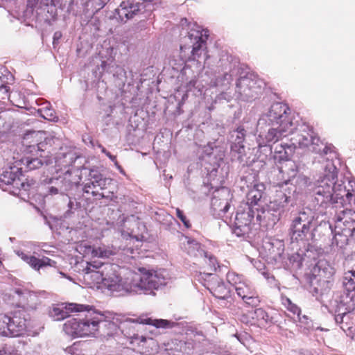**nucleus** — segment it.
Listing matches in <instances>:
<instances>
[{
    "mask_svg": "<svg viewBox=\"0 0 355 355\" xmlns=\"http://www.w3.org/2000/svg\"><path fill=\"white\" fill-rule=\"evenodd\" d=\"M139 273L130 272L128 277L122 278L116 273L105 277L103 286L111 291L124 293L153 294L166 284V272L140 269Z\"/></svg>",
    "mask_w": 355,
    "mask_h": 355,
    "instance_id": "obj_1",
    "label": "nucleus"
},
{
    "mask_svg": "<svg viewBox=\"0 0 355 355\" xmlns=\"http://www.w3.org/2000/svg\"><path fill=\"white\" fill-rule=\"evenodd\" d=\"M337 168L331 160H327L324 166V173L316 181L313 189V195L320 205L329 202H338L339 199L346 198L349 202L354 200L355 204V182L351 184L352 189H347L343 183L336 182Z\"/></svg>",
    "mask_w": 355,
    "mask_h": 355,
    "instance_id": "obj_2",
    "label": "nucleus"
},
{
    "mask_svg": "<svg viewBox=\"0 0 355 355\" xmlns=\"http://www.w3.org/2000/svg\"><path fill=\"white\" fill-rule=\"evenodd\" d=\"M87 309L79 312L85 313L82 319L71 318L63 325L64 331L73 337H83L95 335L98 331V323L102 318L101 313L89 305Z\"/></svg>",
    "mask_w": 355,
    "mask_h": 355,
    "instance_id": "obj_3",
    "label": "nucleus"
},
{
    "mask_svg": "<svg viewBox=\"0 0 355 355\" xmlns=\"http://www.w3.org/2000/svg\"><path fill=\"white\" fill-rule=\"evenodd\" d=\"M315 224L311 211H300L292 220L290 226L291 239L296 241H309L315 236Z\"/></svg>",
    "mask_w": 355,
    "mask_h": 355,
    "instance_id": "obj_4",
    "label": "nucleus"
},
{
    "mask_svg": "<svg viewBox=\"0 0 355 355\" xmlns=\"http://www.w3.org/2000/svg\"><path fill=\"white\" fill-rule=\"evenodd\" d=\"M295 129V125H289L286 122L284 125L278 123H264L263 128L260 129L259 139L257 142L259 147L266 146L269 143H275L283 137L293 132Z\"/></svg>",
    "mask_w": 355,
    "mask_h": 355,
    "instance_id": "obj_5",
    "label": "nucleus"
},
{
    "mask_svg": "<svg viewBox=\"0 0 355 355\" xmlns=\"http://www.w3.org/2000/svg\"><path fill=\"white\" fill-rule=\"evenodd\" d=\"M111 182V179L104 177L98 170L92 168L85 180L83 191L98 198H103L105 196L101 191L107 189Z\"/></svg>",
    "mask_w": 355,
    "mask_h": 355,
    "instance_id": "obj_6",
    "label": "nucleus"
},
{
    "mask_svg": "<svg viewBox=\"0 0 355 355\" xmlns=\"http://www.w3.org/2000/svg\"><path fill=\"white\" fill-rule=\"evenodd\" d=\"M74 172L69 168L62 175L51 179L50 183L51 185L48 187L49 193L51 195H65L80 180L77 174L73 175Z\"/></svg>",
    "mask_w": 355,
    "mask_h": 355,
    "instance_id": "obj_7",
    "label": "nucleus"
},
{
    "mask_svg": "<svg viewBox=\"0 0 355 355\" xmlns=\"http://www.w3.org/2000/svg\"><path fill=\"white\" fill-rule=\"evenodd\" d=\"M288 110L286 104L282 103H273L268 113L259 120V128L262 129L264 123H278L284 125L286 122H288L289 125H295L291 118L288 115Z\"/></svg>",
    "mask_w": 355,
    "mask_h": 355,
    "instance_id": "obj_8",
    "label": "nucleus"
},
{
    "mask_svg": "<svg viewBox=\"0 0 355 355\" xmlns=\"http://www.w3.org/2000/svg\"><path fill=\"white\" fill-rule=\"evenodd\" d=\"M23 142L31 152H44L54 144V138L47 137L44 131H32L24 135Z\"/></svg>",
    "mask_w": 355,
    "mask_h": 355,
    "instance_id": "obj_9",
    "label": "nucleus"
},
{
    "mask_svg": "<svg viewBox=\"0 0 355 355\" xmlns=\"http://www.w3.org/2000/svg\"><path fill=\"white\" fill-rule=\"evenodd\" d=\"M254 211L248 204L244 205L243 209H239L235 216L234 233L241 236L249 234L250 225L254 218Z\"/></svg>",
    "mask_w": 355,
    "mask_h": 355,
    "instance_id": "obj_10",
    "label": "nucleus"
},
{
    "mask_svg": "<svg viewBox=\"0 0 355 355\" xmlns=\"http://www.w3.org/2000/svg\"><path fill=\"white\" fill-rule=\"evenodd\" d=\"M101 266L89 262H81L77 266L78 270H82L81 275L86 285L90 287L103 286L105 277L101 271L97 270Z\"/></svg>",
    "mask_w": 355,
    "mask_h": 355,
    "instance_id": "obj_11",
    "label": "nucleus"
},
{
    "mask_svg": "<svg viewBox=\"0 0 355 355\" xmlns=\"http://www.w3.org/2000/svg\"><path fill=\"white\" fill-rule=\"evenodd\" d=\"M205 280L204 286L218 299H226L230 295V288H227L224 282L216 275L211 272H205L200 275Z\"/></svg>",
    "mask_w": 355,
    "mask_h": 355,
    "instance_id": "obj_12",
    "label": "nucleus"
},
{
    "mask_svg": "<svg viewBox=\"0 0 355 355\" xmlns=\"http://www.w3.org/2000/svg\"><path fill=\"white\" fill-rule=\"evenodd\" d=\"M85 309H87L86 305L76 303L55 304L49 308L48 314L54 321H60L67 318L70 313Z\"/></svg>",
    "mask_w": 355,
    "mask_h": 355,
    "instance_id": "obj_13",
    "label": "nucleus"
},
{
    "mask_svg": "<svg viewBox=\"0 0 355 355\" xmlns=\"http://www.w3.org/2000/svg\"><path fill=\"white\" fill-rule=\"evenodd\" d=\"M141 6L140 0H124L115 10L114 17L126 22L140 11Z\"/></svg>",
    "mask_w": 355,
    "mask_h": 355,
    "instance_id": "obj_14",
    "label": "nucleus"
},
{
    "mask_svg": "<svg viewBox=\"0 0 355 355\" xmlns=\"http://www.w3.org/2000/svg\"><path fill=\"white\" fill-rule=\"evenodd\" d=\"M207 32V30H191L189 33L188 39L192 44L191 59L195 60L200 56L208 37Z\"/></svg>",
    "mask_w": 355,
    "mask_h": 355,
    "instance_id": "obj_15",
    "label": "nucleus"
},
{
    "mask_svg": "<svg viewBox=\"0 0 355 355\" xmlns=\"http://www.w3.org/2000/svg\"><path fill=\"white\" fill-rule=\"evenodd\" d=\"M337 231L355 234V211L345 209L339 212L336 218Z\"/></svg>",
    "mask_w": 355,
    "mask_h": 355,
    "instance_id": "obj_16",
    "label": "nucleus"
},
{
    "mask_svg": "<svg viewBox=\"0 0 355 355\" xmlns=\"http://www.w3.org/2000/svg\"><path fill=\"white\" fill-rule=\"evenodd\" d=\"M230 198V190L226 187H222L214 193L211 202V207L219 214L220 212L226 213L230 208L229 200Z\"/></svg>",
    "mask_w": 355,
    "mask_h": 355,
    "instance_id": "obj_17",
    "label": "nucleus"
},
{
    "mask_svg": "<svg viewBox=\"0 0 355 355\" xmlns=\"http://www.w3.org/2000/svg\"><path fill=\"white\" fill-rule=\"evenodd\" d=\"M21 171L19 168L11 167L9 169L3 171L0 175V182L5 184H13L15 187H19V185L27 191L30 184L28 182H21L20 179Z\"/></svg>",
    "mask_w": 355,
    "mask_h": 355,
    "instance_id": "obj_18",
    "label": "nucleus"
},
{
    "mask_svg": "<svg viewBox=\"0 0 355 355\" xmlns=\"http://www.w3.org/2000/svg\"><path fill=\"white\" fill-rule=\"evenodd\" d=\"M355 236V234L352 232L347 233L345 231H337L335 227L334 235L333 236L331 243L329 245V252L334 253H344V249L347 245L349 237Z\"/></svg>",
    "mask_w": 355,
    "mask_h": 355,
    "instance_id": "obj_19",
    "label": "nucleus"
},
{
    "mask_svg": "<svg viewBox=\"0 0 355 355\" xmlns=\"http://www.w3.org/2000/svg\"><path fill=\"white\" fill-rule=\"evenodd\" d=\"M9 319L10 320L8 324L9 331H10V336H19L26 331L27 324L24 311L15 312L12 317L9 316Z\"/></svg>",
    "mask_w": 355,
    "mask_h": 355,
    "instance_id": "obj_20",
    "label": "nucleus"
},
{
    "mask_svg": "<svg viewBox=\"0 0 355 355\" xmlns=\"http://www.w3.org/2000/svg\"><path fill=\"white\" fill-rule=\"evenodd\" d=\"M17 255L27 263L33 269L39 271L40 268L46 266H52L55 262L48 257H44L38 259L35 256H28L23 252H17Z\"/></svg>",
    "mask_w": 355,
    "mask_h": 355,
    "instance_id": "obj_21",
    "label": "nucleus"
},
{
    "mask_svg": "<svg viewBox=\"0 0 355 355\" xmlns=\"http://www.w3.org/2000/svg\"><path fill=\"white\" fill-rule=\"evenodd\" d=\"M150 324L155 326L157 328H165V329H171L176 325V323L172 322L171 320H164V319H152V318H146L142 320L139 324ZM123 324H126L125 327L130 328H135L138 326L139 322H136L134 321H130L124 322Z\"/></svg>",
    "mask_w": 355,
    "mask_h": 355,
    "instance_id": "obj_22",
    "label": "nucleus"
},
{
    "mask_svg": "<svg viewBox=\"0 0 355 355\" xmlns=\"http://www.w3.org/2000/svg\"><path fill=\"white\" fill-rule=\"evenodd\" d=\"M185 241L183 243L184 248L187 253L193 257H207V252L201 248L200 244L194 239L188 236H183Z\"/></svg>",
    "mask_w": 355,
    "mask_h": 355,
    "instance_id": "obj_23",
    "label": "nucleus"
},
{
    "mask_svg": "<svg viewBox=\"0 0 355 355\" xmlns=\"http://www.w3.org/2000/svg\"><path fill=\"white\" fill-rule=\"evenodd\" d=\"M86 252L91 254L92 257L109 258L116 253V249L104 245L98 247L88 246L86 248Z\"/></svg>",
    "mask_w": 355,
    "mask_h": 355,
    "instance_id": "obj_24",
    "label": "nucleus"
},
{
    "mask_svg": "<svg viewBox=\"0 0 355 355\" xmlns=\"http://www.w3.org/2000/svg\"><path fill=\"white\" fill-rule=\"evenodd\" d=\"M296 148V144L292 142L291 144H280L275 147V158L279 160H288Z\"/></svg>",
    "mask_w": 355,
    "mask_h": 355,
    "instance_id": "obj_25",
    "label": "nucleus"
},
{
    "mask_svg": "<svg viewBox=\"0 0 355 355\" xmlns=\"http://www.w3.org/2000/svg\"><path fill=\"white\" fill-rule=\"evenodd\" d=\"M250 314L254 322H257L259 325L265 326L274 322L273 318L261 308L255 309Z\"/></svg>",
    "mask_w": 355,
    "mask_h": 355,
    "instance_id": "obj_26",
    "label": "nucleus"
},
{
    "mask_svg": "<svg viewBox=\"0 0 355 355\" xmlns=\"http://www.w3.org/2000/svg\"><path fill=\"white\" fill-rule=\"evenodd\" d=\"M101 316L102 318H101V322L98 323V329L100 327H103V329L101 332V335L105 337L113 336L117 332V324L113 321L105 320L104 315L102 313Z\"/></svg>",
    "mask_w": 355,
    "mask_h": 355,
    "instance_id": "obj_27",
    "label": "nucleus"
},
{
    "mask_svg": "<svg viewBox=\"0 0 355 355\" xmlns=\"http://www.w3.org/2000/svg\"><path fill=\"white\" fill-rule=\"evenodd\" d=\"M278 219V216H274L269 210L263 209L259 210L257 209L256 220L261 224L263 223V225H270L271 224L269 220H271L272 225H274Z\"/></svg>",
    "mask_w": 355,
    "mask_h": 355,
    "instance_id": "obj_28",
    "label": "nucleus"
},
{
    "mask_svg": "<svg viewBox=\"0 0 355 355\" xmlns=\"http://www.w3.org/2000/svg\"><path fill=\"white\" fill-rule=\"evenodd\" d=\"M236 138L234 141V144L232 146V149L237 151L239 153H241V149L244 148L243 144L245 137V130L241 127H239L236 132Z\"/></svg>",
    "mask_w": 355,
    "mask_h": 355,
    "instance_id": "obj_29",
    "label": "nucleus"
},
{
    "mask_svg": "<svg viewBox=\"0 0 355 355\" xmlns=\"http://www.w3.org/2000/svg\"><path fill=\"white\" fill-rule=\"evenodd\" d=\"M343 284L347 291L355 290V270H349L345 273Z\"/></svg>",
    "mask_w": 355,
    "mask_h": 355,
    "instance_id": "obj_30",
    "label": "nucleus"
},
{
    "mask_svg": "<svg viewBox=\"0 0 355 355\" xmlns=\"http://www.w3.org/2000/svg\"><path fill=\"white\" fill-rule=\"evenodd\" d=\"M237 295L241 297L243 300H245L246 297H248L252 292L254 291L250 286L246 283L243 282V284H239L234 288Z\"/></svg>",
    "mask_w": 355,
    "mask_h": 355,
    "instance_id": "obj_31",
    "label": "nucleus"
},
{
    "mask_svg": "<svg viewBox=\"0 0 355 355\" xmlns=\"http://www.w3.org/2000/svg\"><path fill=\"white\" fill-rule=\"evenodd\" d=\"M10 322L9 316L6 315H0V335L3 336H10L8 324Z\"/></svg>",
    "mask_w": 355,
    "mask_h": 355,
    "instance_id": "obj_32",
    "label": "nucleus"
},
{
    "mask_svg": "<svg viewBox=\"0 0 355 355\" xmlns=\"http://www.w3.org/2000/svg\"><path fill=\"white\" fill-rule=\"evenodd\" d=\"M312 134L313 133H306V135H297L298 139H295L296 141H294L296 144V147H309L311 144V141L312 139Z\"/></svg>",
    "mask_w": 355,
    "mask_h": 355,
    "instance_id": "obj_33",
    "label": "nucleus"
},
{
    "mask_svg": "<svg viewBox=\"0 0 355 355\" xmlns=\"http://www.w3.org/2000/svg\"><path fill=\"white\" fill-rule=\"evenodd\" d=\"M72 161V157L71 153H62L58 155L55 158V163L57 166H69Z\"/></svg>",
    "mask_w": 355,
    "mask_h": 355,
    "instance_id": "obj_34",
    "label": "nucleus"
},
{
    "mask_svg": "<svg viewBox=\"0 0 355 355\" xmlns=\"http://www.w3.org/2000/svg\"><path fill=\"white\" fill-rule=\"evenodd\" d=\"M40 112L41 116L46 120L56 121L58 119L55 110L48 105L41 108Z\"/></svg>",
    "mask_w": 355,
    "mask_h": 355,
    "instance_id": "obj_35",
    "label": "nucleus"
},
{
    "mask_svg": "<svg viewBox=\"0 0 355 355\" xmlns=\"http://www.w3.org/2000/svg\"><path fill=\"white\" fill-rule=\"evenodd\" d=\"M282 302L288 311L292 312L293 314L297 315V318L300 320V309L296 304L293 303L288 297H282Z\"/></svg>",
    "mask_w": 355,
    "mask_h": 355,
    "instance_id": "obj_36",
    "label": "nucleus"
},
{
    "mask_svg": "<svg viewBox=\"0 0 355 355\" xmlns=\"http://www.w3.org/2000/svg\"><path fill=\"white\" fill-rule=\"evenodd\" d=\"M13 80L12 74L4 66H0V81L1 84L12 83Z\"/></svg>",
    "mask_w": 355,
    "mask_h": 355,
    "instance_id": "obj_37",
    "label": "nucleus"
},
{
    "mask_svg": "<svg viewBox=\"0 0 355 355\" xmlns=\"http://www.w3.org/2000/svg\"><path fill=\"white\" fill-rule=\"evenodd\" d=\"M288 165L290 166V168L291 170L289 173H287V177L284 176L285 170L284 169V166H282L279 168V173L282 174V180L284 181L283 182L285 184H287L289 182H291V178H295L296 175V171H295V169L293 168V167L295 166V164L293 163H289V164H286V166H287Z\"/></svg>",
    "mask_w": 355,
    "mask_h": 355,
    "instance_id": "obj_38",
    "label": "nucleus"
},
{
    "mask_svg": "<svg viewBox=\"0 0 355 355\" xmlns=\"http://www.w3.org/2000/svg\"><path fill=\"white\" fill-rule=\"evenodd\" d=\"M227 280L234 288L239 284H243L244 281L242 277L234 272H229L227 274Z\"/></svg>",
    "mask_w": 355,
    "mask_h": 355,
    "instance_id": "obj_39",
    "label": "nucleus"
},
{
    "mask_svg": "<svg viewBox=\"0 0 355 355\" xmlns=\"http://www.w3.org/2000/svg\"><path fill=\"white\" fill-rule=\"evenodd\" d=\"M262 193L257 189L251 190L248 194V199L251 204L257 205L261 200Z\"/></svg>",
    "mask_w": 355,
    "mask_h": 355,
    "instance_id": "obj_40",
    "label": "nucleus"
},
{
    "mask_svg": "<svg viewBox=\"0 0 355 355\" xmlns=\"http://www.w3.org/2000/svg\"><path fill=\"white\" fill-rule=\"evenodd\" d=\"M312 139L311 141V144L309 146L310 148V150L320 153L321 152V148L320 147V145H322V143L320 141V139L312 134Z\"/></svg>",
    "mask_w": 355,
    "mask_h": 355,
    "instance_id": "obj_41",
    "label": "nucleus"
},
{
    "mask_svg": "<svg viewBox=\"0 0 355 355\" xmlns=\"http://www.w3.org/2000/svg\"><path fill=\"white\" fill-rule=\"evenodd\" d=\"M201 257L203 258L205 262L208 264V266L209 267V270L211 272L215 271L216 270V266H217L218 263H217V260H216V257H214L213 255L209 254L208 253H207V257Z\"/></svg>",
    "mask_w": 355,
    "mask_h": 355,
    "instance_id": "obj_42",
    "label": "nucleus"
},
{
    "mask_svg": "<svg viewBox=\"0 0 355 355\" xmlns=\"http://www.w3.org/2000/svg\"><path fill=\"white\" fill-rule=\"evenodd\" d=\"M176 216L182 222L184 225L187 228L191 227V223L189 220H187V217L184 216V213L182 210H180L179 208H177L175 209Z\"/></svg>",
    "mask_w": 355,
    "mask_h": 355,
    "instance_id": "obj_43",
    "label": "nucleus"
},
{
    "mask_svg": "<svg viewBox=\"0 0 355 355\" xmlns=\"http://www.w3.org/2000/svg\"><path fill=\"white\" fill-rule=\"evenodd\" d=\"M9 83H3L0 85V98L2 99L9 98L10 89L8 86Z\"/></svg>",
    "mask_w": 355,
    "mask_h": 355,
    "instance_id": "obj_44",
    "label": "nucleus"
},
{
    "mask_svg": "<svg viewBox=\"0 0 355 355\" xmlns=\"http://www.w3.org/2000/svg\"><path fill=\"white\" fill-rule=\"evenodd\" d=\"M245 302L250 306H256L259 302L257 297L255 296L254 291L252 292L248 297L244 300Z\"/></svg>",
    "mask_w": 355,
    "mask_h": 355,
    "instance_id": "obj_45",
    "label": "nucleus"
},
{
    "mask_svg": "<svg viewBox=\"0 0 355 355\" xmlns=\"http://www.w3.org/2000/svg\"><path fill=\"white\" fill-rule=\"evenodd\" d=\"M349 319H351V313L349 312H344L335 315V320L338 324H343L345 320Z\"/></svg>",
    "mask_w": 355,
    "mask_h": 355,
    "instance_id": "obj_46",
    "label": "nucleus"
},
{
    "mask_svg": "<svg viewBox=\"0 0 355 355\" xmlns=\"http://www.w3.org/2000/svg\"><path fill=\"white\" fill-rule=\"evenodd\" d=\"M43 164L42 161L38 158H34L28 162L27 166L29 169L40 168Z\"/></svg>",
    "mask_w": 355,
    "mask_h": 355,
    "instance_id": "obj_47",
    "label": "nucleus"
},
{
    "mask_svg": "<svg viewBox=\"0 0 355 355\" xmlns=\"http://www.w3.org/2000/svg\"><path fill=\"white\" fill-rule=\"evenodd\" d=\"M279 202L278 206L279 207H284L289 202H290V196H288L285 193H280L279 196Z\"/></svg>",
    "mask_w": 355,
    "mask_h": 355,
    "instance_id": "obj_48",
    "label": "nucleus"
},
{
    "mask_svg": "<svg viewBox=\"0 0 355 355\" xmlns=\"http://www.w3.org/2000/svg\"><path fill=\"white\" fill-rule=\"evenodd\" d=\"M99 147L101 148L102 153H105L112 162L115 163V164H117L116 157V156H114L111 155L110 152H108L104 147L102 146H99Z\"/></svg>",
    "mask_w": 355,
    "mask_h": 355,
    "instance_id": "obj_49",
    "label": "nucleus"
},
{
    "mask_svg": "<svg viewBox=\"0 0 355 355\" xmlns=\"http://www.w3.org/2000/svg\"><path fill=\"white\" fill-rule=\"evenodd\" d=\"M214 150V146L212 144H208L207 146H205L203 147V152L207 155H209L212 153V151Z\"/></svg>",
    "mask_w": 355,
    "mask_h": 355,
    "instance_id": "obj_50",
    "label": "nucleus"
},
{
    "mask_svg": "<svg viewBox=\"0 0 355 355\" xmlns=\"http://www.w3.org/2000/svg\"><path fill=\"white\" fill-rule=\"evenodd\" d=\"M129 337L130 338H135V339H137V340H139L140 342H146V337L143 336H139L138 334H131L130 333H128V335Z\"/></svg>",
    "mask_w": 355,
    "mask_h": 355,
    "instance_id": "obj_51",
    "label": "nucleus"
},
{
    "mask_svg": "<svg viewBox=\"0 0 355 355\" xmlns=\"http://www.w3.org/2000/svg\"><path fill=\"white\" fill-rule=\"evenodd\" d=\"M351 319L349 320H345L344 323L342 324L341 329L345 331V329H349L351 328V326L349 324H352V322L350 321Z\"/></svg>",
    "mask_w": 355,
    "mask_h": 355,
    "instance_id": "obj_52",
    "label": "nucleus"
},
{
    "mask_svg": "<svg viewBox=\"0 0 355 355\" xmlns=\"http://www.w3.org/2000/svg\"><path fill=\"white\" fill-rule=\"evenodd\" d=\"M62 37V33L60 31H56L53 35V45L58 42L59 40Z\"/></svg>",
    "mask_w": 355,
    "mask_h": 355,
    "instance_id": "obj_53",
    "label": "nucleus"
},
{
    "mask_svg": "<svg viewBox=\"0 0 355 355\" xmlns=\"http://www.w3.org/2000/svg\"><path fill=\"white\" fill-rule=\"evenodd\" d=\"M107 64L106 61H102L101 62V68L102 71H100L101 73H103L105 71L107 70Z\"/></svg>",
    "mask_w": 355,
    "mask_h": 355,
    "instance_id": "obj_54",
    "label": "nucleus"
},
{
    "mask_svg": "<svg viewBox=\"0 0 355 355\" xmlns=\"http://www.w3.org/2000/svg\"><path fill=\"white\" fill-rule=\"evenodd\" d=\"M298 179L300 180V181L304 182V184H307L308 178L305 176H299Z\"/></svg>",
    "mask_w": 355,
    "mask_h": 355,
    "instance_id": "obj_55",
    "label": "nucleus"
},
{
    "mask_svg": "<svg viewBox=\"0 0 355 355\" xmlns=\"http://www.w3.org/2000/svg\"><path fill=\"white\" fill-rule=\"evenodd\" d=\"M15 293L17 294H18L19 295H23L24 293V291L21 289H19V288L16 289L15 290Z\"/></svg>",
    "mask_w": 355,
    "mask_h": 355,
    "instance_id": "obj_56",
    "label": "nucleus"
},
{
    "mask_svg": "<svg viewBox=\"0 0 355 355\" xmlns=\"http://www.w3.org/2000/svg\"><path fill=\"white\" fill-rule=\"evenodd\" d=\"M329 148L327 147V146H324L322 149L323 152L324 154H327L328 151H329Z\"/></svg>",
    "mask_w": 355,
    "mask_h": 355,
    "instance_id": "obj_57",
    "label": "nucleus"
},
{
    "mask_svg": "<svg viewBox=\"0 0 355 355\" xmlns=\"http://www.w3.org/2000/svg\"><path fill=\"white\" fill-rule=\"evenodd\" d=\"M187 49V46H180V49L182 51H184L186 49ZM188 49H189V47H188Z\"/></svg>",
    "mask_w": 355,
    "mask_h": 355,
    "instance_id": "obj_58",
    "label": "nucleus"
},
{
    "mask_svg": "<svg viewBox=\"0 0 355 355\" xmlns=\"http://www.w3.org/2000/svg\"><path fill=\"white\" fill-rule=\"evenodd\" d=\"M68 206H69V207L70 209H71V208H72V207H73V202H72L71 200H69V204H68Z\"/></svg>",
    "mask_w": 355,
    "mask_h": 355,
    "instance_id": "obj_59",
    "label": "nucleus"
},
{
    "mask_svg": "<svg viewBox=\"0 0 355 355\" xmlns=\"http://www.w3.org/2000/svg\"><path fill=\"white\" fill-rule=\"evenodd\" d=\"M6 354V351L4 349H1L0 350V355H5Z\"/></svg>",
    "mask_w": 355,
    "mask_h": 355,
    "instance_id": "obj_60",
    "label": "nucleus"
}]
</instances>
